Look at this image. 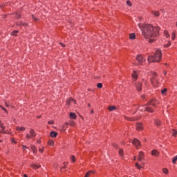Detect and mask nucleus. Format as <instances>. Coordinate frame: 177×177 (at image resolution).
<instances>
[{
	"label": "nucleus",
	"instance_id": "obj_1",
	"mask_svg": "<svg viewBox=\"0 0 177 177\" xmlns=\"http://www.w3.org/2000/svg\"><path fill=\"white\" fill-rule=\"evenodd\" d=\"M138 27L142 31V34L146 39H148L149 44L155 41L158 37V31H160V27H154L150 24H138Z\"/></svg>",
	"mask_w": 177,
	"mask_h": 177
},
{
	"label": "nucleus",
	"instance_id": "obj_2",
	"mask_svg": "<svg viewBox=\"0 0 177 177\" xmlns=\"http://www.w3.org/2000/svg\"><path fill=\"white\" fill-rule=\"evenodd\" d=\"M162 54L161 53V50L157 49L155 52L154 55H151L148 57L149 63H154L160 62L161 60V57Z\"/></svg>",
	"mask_w": 177,
	"mask_h": 177
},
{
	"label": "nucleus",
	"instance_id": "obj_3",
	"mask_svg": "<svg viewBox=\"0 0 177 177\" xmlns=\"http://www.w3.org/2000/svg\"><path fill=\"white\" fill-rule=\"evenodd\" d=\"M151 75L152 77L151 78V82L153 86H157V84H158V80H157V79H156L155 77L157 74L154 72H152Z\"/></svg>",
	"mask_w": 177,
	"mask_h": 177
},
{
	"label": "nucleus",
	"instance_id": "obj_4",
	"mask_svg": "<svg viewBox=\"0 0 177 177\" xmlns=\"http://www.w3.org/2000/svg\"><path fill=\"white\" fill-rule=\"evenodd\" d=\"M136 60L138 61V63L140 64H143V63H145V62H146V59L145 58H143V56H142V55H137Z\"/></svg>",
	"mask_w": 177,
	"mask_h": 177
},
{
	"label": "nucleus",
	"instance_id": "obj_5",
	"mask_svg": "<svg viewBox=\"0 0 177 177\" xmlns=\"http://www.w3.org/2000/svg\"><path fill=\"white\" fill-rule=\"evenodd\" d=\"M77 102H75V100L73 98H69L67 100L66 104L67 106H71V104H75Z\"/></svg>",
	"mask_w": 177,
	"mask_h": 177
},
{
	"label": "nucleus",
	"instance_id": "obj_6",
	"mask_svg": "<svg viewBox=\"0 0 177 177\" xmlns=\"http://www.w3.org/2000/svg\"><path fill=\"white\" fill-rule=\"evenodd\" d=\"M136 128L137 131H143V124L142 123H137Z\"/></svg>",
	"mask_w": 177,
	"mask_h": 177
},
{
	"label": "nucleus",
	"instance_id": "obj_7",
	"mask_svg": "<svg viewBox=\"0 0 177 177\" xmlns=\"http://www.w3.org/2000/svg\"><path fill=\"white\" fill-rule=\"evenodd\" d=\"M136 88L138 92H140L142 91V84L140 82H137L136 84Z\"/></svg>",
	"mask_w": 177,
	"mask_h": 177
},
{
	"label": "nucleus",
	"instance_id": "obj_8",
	"mask_svg": "<svg viewBox=\"0 0 177 177\" xmlns=\"http://www.w3.org/2000/svg\"><path fill=\"white\" fill-rule=\"evenodd\" d=\"M132 143L136 147H138V146H140V141H139V140H138V139L133 140Z\"/></svg>",
	"mask_w": 177,
	"mask_h": 177
},
{
	"label": "nucleus",
	"instance_id": "obj_9",
	"mask_svg": "<svg viewBox=\"0 0 177 177\" xmlns=\"http://www.w3.org/2000/svg\"><path fill=\"white\" fill-rule=\"evenodd\" d=\"M145 158V153L143 151H140L138 155V161H142Z\"/></svg>",
	"mask_w": 177,
	"mask_h": 177
},
{
	"label": "nucleus",
	"instance_id": "obj_10",
	"mask_svg": "<svg viewBox=\"0 0 177 177\" xmlns=\"http://www.w3.org/2000/svg\"><path fill=\"white\" fill-rule=\"evenodd\" d=\"M138 74H139V72H138L136 71H133V74L131 75V77L134 80H138Z\"/></svg>",
	"mask_w": 177,
	"mask_h": 177
},
{
	"label": "nucleus",
	"instance_id": "obj_11",
	"mask_svg": "<svg viewBox=\"0 0 177 177\" xmlns=\"http://www.w3.org/2000/svg\"><path fill=\"white\" fill-rule=\"evenodd\" d=\"M151 154L154 156V157H158V156H160V152L156 149H153L151 151Z\"/></svg>",
	"mask_w": 177,
	"mask_h": 177
},
{
	"label": "nucleus",
	"instance_id": "obj_12",
	"mask_svg": "<svg viewBox=\"0 0 177 177\" xmlns=\"http://www.w3.org/2000/svg\"><path fill=\"white\" fill-rule=\"evenodd\" d=\"M30 149L32 151V152L34 153V154H37V147H35V145H30Z\"/></svg>",
	"mask_w": 177,
	"mask_h": 177
},
{
	"label": "nucleus",
	"instance_id": "obj_13",
	"mask_svg": "<svg viewBox=\"0 0 177 177\" xmlns=\"http://www.w3.org/2000/svg\"><path fill=\"white\" fill-rule=\"evenodd\" d=\"M69 117L71 118V120H77V115L73 112L69 113Z\"/></svg>",
	"mask_w": 177,
	"mask_h": 177
},
{
	"label": "nucleus",
	"instance_id": "obj_14",
	"mask_svg": "<svg viewBox=\"0 0 177 177\" xmlns=\"http://www.w3.org/2000/svg\"><path fill=\"white\" fill-rule=\"evenodd\" d=\"M142 111H148L149 113H153V110L150 107L146 106L144 109H141Z\"/></svg>",
	"mask_w": 177,
	"mask_h": 177
},
{
	"label": "nucleus",
	"instance_id": "obj_15",
	"mask_svg": "<svg viewBox=\"0 0 177 177\" xmlns=\"http://www.w3.org/2000/svg\"><path fill=\"white\" fill-rule=\"evenodd\" d=\"M149 105L153 106V107H156V100H151L148 104Z\"/></svg>",
	"mask_w": 177,
	"mask_h": 177
},
{
	"label": "nucleus",
	"instance_id": "obj_16",
	"mask_svg": "<svg viewBox=\"0 0 177 177\" xmlns=\"http://www.w3.org/2000/svg\"><path fill=\"white\" fill-rule=\"evenodd\" d=\"M175 38H176V31H173L171 32V39H172V41H175Z\"/></svg>",
	"mask_w": 177,
	"mask_h": 177
},
{
	"label": "nucleus",
	"instance_id": "obj_17",
	"mask_svg": "<svg viewBox=\"0 0 177 177\" xmlns=\"http://www.w3.org/2000/svg\"><path fill=\"white\" fill-rule=\"evenodd\" d=\"M30 167L33 168V169H38V168L41 167V165L33 164Z\"/></svg>",
	"mask_w": 177,
	"mask_h": 177
},
{
	"label": "nucleus",
	"instance_id": "obj_18",
	"mask_svg": "<svg viewBox=\"0 0 177 177\" xmlns=\"http://www.w3.org/2000/svg\"><path fill=\"white\" fill-rule=\"evenodd\" d=\"M151 13L155 16V17H158V16H160V12L158 11H152Z\"/></svg>",
	"mask_w": 177,
	"mask_h": 177
},
{
	"label": "nucleus",
	"instance_id": "obj_19",
	"mask_svg": "<svg viewBox=\"0 0 177 177\" xmlns=\"http://www.w3.org/2000/svg\"><path fill=\"white\" fill-rule=\"evenodd\" d=\"M50 136L51 138H56V136H57V133L55 132V131H52L50 133Z\"/></svg>",
	"mask_w": 177,
	"mask_h": 177
},
{
	"label": "nucleus",
	"instance_id": "obj_20",
	"mask_svg": "<svg viewBox=\"0 0 177 177\" xmlns=\"http://www.w3.org/2000/svg\"><path fill=\"white\" fill-rule=\"evenodd\" d=\"M30 136H32V138H35L36 135H35V131H34V129H31L30 131Z\"/></svg>",
	"mask_w": 177,
	"mask_h": 177
},
{
	"label": "nucleus",
	"instance_id": "obj_21",
	"mask_svg": "<svg viewBox=\"0 0 177 177\" xmlns=\"http://www.w3.org/2000/svg\"><path fill=\"white\" fill-rule=\"evenodd\" d=\"M109 111H114V110L117 109V107L114 106H111L108 107Z\"/></svg>",
	"mask_w": 177,
	"mask_h": 177
},
{
	"label": "nucleus",
	"instance_id": "obj_22",
	"mask_svg": "<svg viewBox=\"0 0 177 177\" xmlns=\"http://www.w3.org/2000/svg\"><path fill=\"white\" fill-rule=\"evenodd\" d=\"M129 38L130 39H135V38H136V35H135V33H131L129 35Z\"/></svg>",
	"mask_w": 177,
	"mask_h": 177
},
{
	"label": "nucleus",
	"instance_id": "obj_23",
	"mask_svg": "<svg viewBox=\"0 0 177 177\" xmlns=\"http://www.w3.org/2000/svg\"><path fill=\"white\" fill-rule=\"evenodd\" d=\"M155 124H156V125H157L158 127V126L161 125V121H160V120H158V119H156V120H155Z\"/></svg>",
	"mask_w": 177,
	"mask_h": 177
},
{
	"label": "nucleus",
	"instance_id": "obj_24",
	"mask_svg": "<svg viewBox=\"0 0 177 177\" xmlns=\"http://www.w3.org/2000/svg\"><path fill=\"white\" fill-rule=\"evenodd\" d=\"M16 129H17V131H26V128H25V127H16Z\"/></svg>",
	"mask_w": 177,
	"mask_h": 177
},
{
	"label": "nucleus",
	"instance_id": "obj_25",
	"mask_svg": "<svg viewBox=\"0 0 177 177\" xmlns=\"http://www.w3.org/2000/svg\"><path fill=\"white\" fill-rule=\"evenodd\" d=\"M92 174H93V171H88V172L86 174V175H85L84 177H89V176H91L92 175Z\"/></svg>",
	"mask_w": 177,
	"mask_h": 177
},
{
	"label": "nucleus",
	"instance_id": "obj_26",
	"mask_svg": "<svg viewBox=\"0 0 177 177\" xmlns=\"http://www.w3.org/2000/svg\"><path fill=\"white\" fill-rule=\"evenodd\" d=\"M0 128H1V129L3 130V131H5V126H3V123L2 122H1V120H0Z\"/></svg>",
	"mask_w": 177,
	"mask_h": 177
},
{
	"label": "nucleus",
	"instance_id": "obj_27",
	"mask_svg": "<svg viewBox=\"0 0 177 177\" xmlns=\"http://www.w3.org/2000/svg\"><path fill=\"white\" fill-rule=\"evenodd\" d=\"M97 88H98L99 89H102V88H103V84L102 83H98L97 84Z\"/></svg>",
	"mask_w": 177,
	"mask_h": 177
},
{
	"label": "nucleus",
	"instance_id": "obj_28",
	"mask_svg": "<svg viewBox=\"0 0 177 177\" xmlns=\"http://www.w3.org/2000/svg\"><path fill=\"white\" fill-rule=\"evenodd\" d=\"M164 34H165L166 38H169V33H168V31L165 30Z\"/></svg>",
	"mask_w": 177,
	"mask_h": 177
},
{
	"label": "nucleus",
	"instance_id": "obj_29",
	"mask_svg": "<svg viewBox=\"0 0 177 177\" xmlns=\"http://www.w3.org/2000/svg\"><path fill=\"white\" fill-rule=\"evenodd\" d=\"M167 88L162 89V90L161 91L162 95H167Z\"/></svg>",
	"mask_w": 177,
	"mask_h": 177
},
{
	"label": "nucleus",
	"instance_id": "obj_30",
	"mask_svg": "<svg viewBox=\"0 0 177 177\" xmlns=\"http://www.w3.org/2000/svg\"><path fill=\"white\" fill-rule=\"evenodd\" d=\"M176 161H177V156L173 158V160H172L173 164H176Z\"/></svg>",
	"mask_w": 177,
	"mask_h": 177
},
{
	"label": "nucleus",
	"instance_id": "obj_31",
	"mask_svg": "<svg viewBox=\"0 0 177 177\" xmlns=\"http://www.w3.org/2000/svg\"><path fill=\"white\" fill-rule=\"evenodd\" d=\"M48 143L50 146H54L55 145V142L52 140H49Z\"/></svg>",
	"mask_w": 177,
	"mask_h": 177
},
{
	"label": "nucleus",
	"instance_id": "obj_32",
	"mask_svg": "<svg viewBox=\"0 0 177 177\" xmlns=\"http://www.w3.org/2000/svg\"><path fill=\"white\" fill-rule=\"evenodd\" d=\"M171 46V41H168V44H165V48H169Z\"/></svg>",
	"mask_w": 177,
	"mask_h": 177
},
{
	"label": "nucleus",
	"instance_id": "obj_33",
	"mask_svg": "<svg viewBox=\"0 0 177 177\" xmlns=\"http://www.w3.org/2000/svg\"><path fill=\"white\" fill-rule=\"evenodd\" d=\"M136 168H138V169H142V166H140V165H139V163H136Z\"/></svg>",
	"mask_w": 177,
	"mask_h": 177
},
{
	"label": "nucleus",
	"instance_id": "obj_34",
	"mask_svg": "<svg viewBox=\"0 0 177 177\" xmlns=\"http://www.w3.org/2000/svg\"><path fill=\"white\" fill-rule=\"evenodd\" d=\"M162 172L163 174H168V169L167 168L162 169Z\"/></svg>",
	"mask_w": 177,
	"mask_h": 177
},
{
	"label": "nucleus",
	"instance_id": "obj_35",
	"mask_svg": "<svg viewBox=\"0 0 177 177\" xmlns=\"http://www.w3.org/2000/svg\"><path fill=\"white\" fill-rule=\"evenodd\" d=\"M126 120H129V121H135L136 120V118H125Z\"/></svg>",
	"mask_w": 177,
	"mask_h": 177
},
{
	"label": "nucleus",
	"instance_id": "obj_36",
	"mask_svg": "<svg viewBox=\"0 0 177 177\" xmlns=\"http://www.w3.org/2000/svg\"><path fill=\"white\" fill-rule=\"evenodd\" d=\"M71 160L73 161V162H75V156H71Z\"/></svg>",
	"mask_w": 177,
	"mask_h": 177
},
{
	"label": "nucleus",
	"instance_id": "obj_37",
	"mask_svg": "<svg viewBox=\"0 0 177 177\" xmlns=\"http://www.w3.org/2000/svg\"><path fill=\"white\" fill-rule=\"evenodd\" d=\"M17 30H14L12 32V35H14V36H16L17 35Z\"/></svg>",
	"mask_w": 177,
	"mask_h": 177
},
{
	"label": "nucleus",
	"instance_id": "obj_38",
	"mask_svg": "<svg viewBox=\"0 0 177 177\" xmlns=\"http://www.w3.org/2000/svg\"><path fill=\"white\" fill-rule=\"evenodd\" d=\"M1 109H2V110H3V111H5V113H6L8 114V110H6V109H5V107H3L2 106H0Z\"/></svg>",
	"mask_w": 177,
	"mask_h": 177
},
{
	"label": "nucleus",
	"instance_id": "obj_39",
	"mask_svg": "<svg viewBox=\"0 0 177 177\" xmlns=\"http://www.w3.org/2000/svg\"><path fill=\"white\" fill-rule=\"evenodd\" d=\"M32 136L30 134H26V139H32Z\"/></svg>",
	"mask_w": 177,
	"mask_h": 177
},
{
	"label": "nucleus",
	"instance_id": "obj_40",
	"mask_svg": "<svg viewBox=\"0 0 177 177\" xmlns=\"http://www.w3.org/2000/svg\"><path fill=\"white\" fill-rule=\"evenodd\" d=\"M177 135V131L176 130H173V136H176Z\"/></svg>",
	"mask_w": 177,
	"mask_h": 177
},
{
	"label": "nucleus",
	"instance_id": "obj_41",
	"mask_svg": "<svg viewBox=\"0 0 177 177\" xmlns=\"http://www.w3.org/2000/svg\"><path fill=\"white\" fill-rule=\"evenodd\" d=\"M127 3L129 6H132V3L130 1H127Z\"/></svg>",
	"mask_w": 177,
	"mask_h": 177
},
{
	"label": "nucleus",
	"instance_id": "obj_42",
	"mask_svg": "<svg viewBox=\"0 0 177 177\" xmlns=\"http://www.w3.org/2000/svg\"><path fill=\"white\" fill-rule=\"evenodd\" d=\"M124 153V151L122 149L119 150V154L120 156H122V153Z\"/></svg>",
	"mask_w": 177,
	"mask_h": 177
},
{
	"label": "nucleus",
	"instance_id": "obj_43",
	"mask_svg": "<svg viewBox=\"0 0 177 177\" xmlns=\"http://www.w3.org/2000/svg\"><path fill=\"white\" fill-rule=\"evenodd\" d=\"M39 153H44V147L39 149Z\"/></svg>",
	"mask_w": 177,
	"mask_h": 177
},
{
	"label": "nucleus",
	"instance_id": "obj_44",
	"mask_svg": "<svg viewBox=\"0 0 177 177\" xmlns=\"http://www.w3.org/2000/svg\"><path fill=\"white\" fill-rule=\"evenodd\" d=\"M69 124H71V127H74V125H75V122H71V123H69Z\"/></svg>",
	"mask_w": 177,
	"mask_h": 177
},
{
	"label": "nucleus",
	"instance_id": "obj_45",
	"mask_svg": "<svg viewBox=\"0 0 177 177\" xmlns=\"http://www.w3.org/2000/svg\"><path fill=\"white\" fill-rule=\"evenodd\" d=\"M48 124H50V125H53V124H54V122H53V121H48Z\"/></svg>",
	"mask_w": 177,
	"mask_h": 177
},
{
	"label": "nucleus",
	"instance_id": "obj_46",
	"mask_svg": "<svg viewBox=\"0 0 177 177\" xmlns=\"http://www.w3.org/2000/svg\"><path fill=\"white\" fill-rule=\"evenodd\" d=\"M61 46H62V48H64L66 46V45L63 43H59Z\"/></svg>",
	"mask_w": 177,
	"mask_h": 177
},
{
	"label": "nucleus",
	"instance_id": "obj_47",
	"mask_svg": "<svg viewBox=\"0 0 177 177\" xmlns=\"http://www.w3.org/2000/svg\"><path fill=\"white\" fill-rule=\"evenodd\" d=\"M32 19H33L34 20H35V21H37V20H38V19L35 18V17H34V15H32Z\"/></svg>",
	"mask_w": 177,
	"mask_h": 177
},
{
	"label": "nucleus",
	"instance_id": "obj_48",
	"mask_svg": "<svg viewBox=\"0 0 177 177\" xmlns=\"http://www.w3.org/2000/svg\"><path fill=\"white\" fill-rule=\"evenodd\" d=\"M0 133H6V132H5V131L3 130V131H0Z\"/></svg>",
	"mask_w": 177,
	"mask_h": 177
},
{
	"label": "nucleus",
	"instance_id": "obj_49",
	"mask_svg": "<svg viewBox=\"0 0 177 177\" xmlns=\"http://www.w3.org/2000/svg\"><path fill=\"white\" fill-rule=\"evenodd\" d=\"M12 143H17V142L15 140H12Z\"/></svg>",
	"mask_w": 177,
	"mask_h": 177
},
{
	"label": "nucleus",
	"instance_id": "obj_50",
	"mask_svg": "<svg viewBox=\"0 0 177 177\" xmlns=\"http://www.w3.org/2000/svg\"><path fill=\"white\" fill-rule=\"evenodd\" d=\"M37 143H39V144L41 143V140H37Z\"/></svg>",
	"mask_w": 177,
	"mask_h": 177
},
{
	"label": "nucleus",
	"instance_id": "obj_51",
	"mask_svg": "<svg viewBox=\"0 0 177 177\" xmlns=\"http://www.w3.org/2000/svg\"><path fill=\"white\" fill-rule=\"evenodd\" d=\"M23 149H28L27 147H26L25 145L22 146Z\"/></svg>",
	"mask_w": 177,
	"mask_h": 177
},
{
	"label": "nucleus",
	"instance_id": "obj_52",
	"mask_svg": "<svg viewBox=\"0 0 177 177\" xmlns=\"http://www.w3.org/2000/svg\"><path fill=\"white\" fill-rule=\"evenodd\" d=\"M6 107H9V104H8L7 102H6Z\"/></svg>",
	"mask_w": 177,
	"mask_h": 177
},
{
	"label": "nucleus",
	"instance_id": "obj_53",
	"mask_svg": "<svg viewBox=\"0 0 177 177\" xmlns=\"http://www.w3.org/2000/svg\"><path fill=\"white\" fill-rule=\"evenodd\" d=\"M165 75H167V71L164 72Z\"/></svg>",
	"mask_w": 177,
	"mask_h": 177
},
{
	"label": "nucleus",
	"instance_id": "obj_54",
	"mask_svg": "<svg viewBox=\"0 0 177 177\" xmlns=\"http://www.w3.org/2000/svg\"><path fill=\"white\" fill-rule=\"evenodd\" d=\"M24 177H28V176H27V175H26V174H25V175L24 176Z\"/></svg>",
	"mask_w": 177,
	"mask_h": 177
},
{
	"label": "nucleus",
	"instance_id": "obj_55",
	"mask_svg": "<svg viewBox=\"0 0 177 177\" xmlns=\"http://www.w3.org/2000/svg\"><path fill=\"white\" fill-rule=\"evenodd\" d=\"M88 107H91V104H88Z\"/></svg>",
	"mask_w": 177,
	"mask_h": 177
},
{
	"label": "nucleus",
	"instance_id": "obj_56",
	"mask_svg": "<svg viewBox=\"0 0 177 177\" xmlns=\"http://www.w3.org/2000/svg\"><path fill=\"white\" fill-rule=\"evenodd\" d=\"M133 160H136V156L134 157Z\"/></svg>",
	"mask_w": 177,
	"mask_h": 177
},
{
	"label": "nucleus",
	"instance_id": "obj_57",
	"mask_svg": "<svg viewBox=\"0 0 177 177\" xmlns=\"http://www.w3.org/2000/svg\"><path fill=\"white\" fill-rule=\"evenodd\" d=\"M91 113L93 114V110L91 111Z\"/></svg>",
	"mask_w": 177,
	"mask_h": 177
},
{
	"label": "nucleus",
	"instance_id": "obj_58",
	"mask_svg": "<svg viewBox=\"0 0 177 177\" xmlns=\"http://www.w3.org/2000/svg\"><path fill=\"white\" fill-rule=\"evenodd\" d=\"M62 169H64V167H63L62 168Z\"/></svg>",
	"mask_w": 177,
	"mask_h": 177
},
{
	"label": "nucleus",
	"instance_id": "obj_59",
	"mask_svg": "<svg viewBox=\"0 0 177 177\" xmlns=\"http://www.w3.org/2000/svg\"><path fill=\"white\" fill-rule=\"evenodd\" d=\"M38 118H41V116L37 117Z\"/></svg>",
	"mask_w": 177,
	"mask_h": 177
},
{
	"label": "nucleus",
	"instance_id": "obj_60",
	"mask_svg": "<svg viewBox=\"0 0 177 177\" xmlns=\"http://www.w3.org/2000/svg\"><path fill=\"white\" fill-rule=\"evenodd\" d=\"M66 125H68V123H66Z\"/></svg>",
	"mask_w": 177,
	"mask_h": 177
},
{
	"label": "nucleus",
	"instance_id": "obj_61",
	"mask_svg": "<svg viewBox=\"0 0 177 177\" xmlns=\"http://www.w3.org/2000/svg\"><path fill=\"white\" fill-rule=\"evenodd\" d=\"M0 142H2V140H0Z\"/></svg>",
	"mask_w": 177,
	"mask_h": 177
},
{
	"label": "nucleus",
	"instance_id": "obj_62",
	"mask_svg": "<svg viewBox=\"0 0 177 177\" xmlns=\"http://www.w3.org/2000/svg\"><path fill=\"white\" fill-rule=\"evenodd\" d=\"M146 84H147V83H146V82H145V85H146Z\"/></svg>",
	"mask_w": 177,
	"mask_h": 177
}]
</instances>
